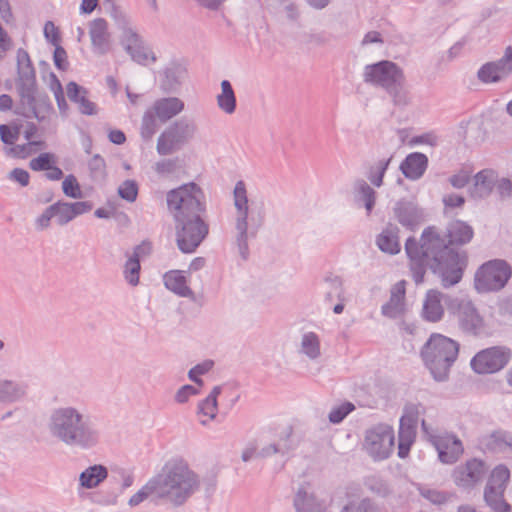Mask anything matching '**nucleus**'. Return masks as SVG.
Wrapping results in <instances>:
<instances>
[{"label":"nucleus","mask_w":512,"mask_h":512,"mask_svg":"<svg viewBox=\"0 0 512 512\" xmlns=\"http://www.w3.org/2000/svg\"><path fill=\"white\" fill-rule=\"evenodd\" d=\"M217 408V400H212V398H205L199 402L197 413L199 415L208 417L210 420H213L216 417Z\"/></svg>","instance_id":"obj_56"},{"label":"nucleus","mask_w":512,"mask_h":512,"mask_svg":"<svg viewBox=\"0 0 512 512\" xmlns=\"http://www.w3.org/2000/svg\"><path fill=\"white\" fill-rule=\"evenodd\" d=\"M511 275V266L505 260H490L475 273V288L481 293L498 291L507 284Z\"/></svg>","instance_id":"obj_10"},{"label":"nucleus","mask_w":512,"mask_h":512,"mask_svg":"<svg viewBox=\"0 0 512 512\" xmlns=\"http://www.w3.org/2000/svg\"><path fill=\"white\" fill-rule=\"evenodd\" d=\"M185 108L184 102L178 97H163L157 99L151 108L158 120L166 123L179 115Z\"/></svg>","instance_id":"obj_23"},{"label":"nucleus","mask_w":512,"mask_h":512,"mask_svg":"<svg viewBox=\"0 0 512 512\" xmlns=\"http://www.w3.org/2000/svg\"><path fill=\"white\" fill-rule=\"evenodd\" d=\"M326 293L325 298L332 301L334 298L343 299L344 289L343 282L339 276H329L325 278Z\"/></svg>","instance_id":"obj_46"},{"label":"nucleus","mask_w":512,"mask_h":512,"mask_svg":"<svg viewBox=\"0 0 512 512\" xmlns=\"http://www.w3.org/2000/svg\"><path fill=\"white\" fill-rule=\"evenodd\" d=\"M91 177L94 180H103L105 177V161L100 155H95L88 163Z\"/></svg>","instance_id":"obj_55"},{"label":"nucleus","mask_w":512,"mask_h":512,"mask_svg":"<svg viewBox=\"0 0 512 512\" xmlns=\"http://www.w3.org/2000/svg\"><path fill=\"white\" fill-rule=\"evenodd\" d=\"M363 80L365 83L383 88L397 107L403 108L411 103L404 71L392 61L382 60L366 65Z\"/></svg>","instance_id":"obj_7"},{"label":"nucleus","mask_w":512,"mask_h":512,"mask_svg":"<svg viewBox=\"0 0 512 512\" xmlns=\"http://www.w3.org/2000/svg\"><path fill=\"white\" fill-rule=\"evenodd\" d=\"M66 93L70 101L78 105L80 113L89 116L97 114L96 104L88 99L86 88L71 81L66 86Z\"/></svg>","instance_id":"obj_26"},{"label":"nucleus","mask_w":512,"mask_h":512,"mask_svg":"<svg viewBox=\"0 0 512 512\" xmlns=\"http://www.w3.org/2000/svg\"><path fill=\"white\" fill-rule=\"evenodd\" d=\"M235 218V245L243 260L249 256L248 238L255 237L265 219V205L262 198L248 199L245 183L236 182L233 190Z\"/></svg>","instance_id":"obj_5"},{"label":"nucleus","mask_w":512,"mask_h":512,"mask_svg":"<svg viewBox=\"0 0 512 512\" xmlns=\"http://www.w3.org/2000/svg\"><path fill=\"white\" fill-rule=\"evenodd\" d=\"M353 196L355 203L363 206L370 216L376 204V191L364 179H357L353 183Z\"/></svg>","instance_id":"obj_27"},{"label":"nucleus","mask_w":512,"mask_h":512,"mask_svg":"<svg viewBox=\"0 0 512 512\" xmlns=\"http://www.w3.org/2000/svg\"><path fill=\"white\" fill-rule=\"evenodd\" d=\"M355 409V406L351 402H345L338 405L330 411L328 419L332 424L341 423L349 413Z\"/></svg>","instance_id":"obj_50"},{"label":"nucleus","mask_w":512,"mask_h":512,"mask_svg":"<svg viewBox=\"0 0 512 512\" xmlns=\"http://www.w3.org/2000/svg\"><path fill=\"white\" fill-rule=\"evenodd\" d=\"M366 485L369 488V490L380 496H386L387 494L390 493L388 484L380 478H368L366 481Z\"/></svg>","instance_id":"obj_58"},{"label":"nucleus","mask_w":512,"mask_h":512,"mask_svg":"<svg viewBox=\"0 0 512 512\" xmlns=\"http://www.w3.org/2000/svg\"><path fill=\"white\" fill-rule=\"evenodd\" d=\"M162 75L161 89L166 93H174L187 78V69L180 63L171 62L164 68Z\"/></svg>","instance_id":"obj_22"},{"label":"nucleus","mask_w":512,"mask_h":512,"mask_svg":"<svg viewBox=\"0 0 512 512\" xmlns=\"http://www.w3.org/2000/svg\"><path fill=\"white\" fill-rule=\"evenodd\" d=\"M212 367V361H205L191 368L188 372V377L194 383L198 384L199 386H202L203 380L199 378V376L207 373Z\"/></svg>","instance_id":"obj_57"},{"label":"nucleus","mask_w":512,"mask_h":512,"mask_svg":"<svg viewBox=\"0 0 512 512\" xmlns=\"http://www.w3.org/2000/svg\"><path fill=\"white\" fill-rule=\"evenodd\" d=\"M158 118L151 109L147 110L142 117L140 134L143 140L150 141L158 129Z\"/></svg>","instance_id":"obj_42"},{"label":"nucleus","mask_w":512,"mask_h":512,"mask_svg":"<svg viewBox=\"0 0 512 512\" xmlns=\"http://www.w3.org/2000/svg\"><path fill=\"white\" fill-rule=\"evenodd\" d=\"M127 54L131 57L133 61L141 65H146L149 60H151L152 62L156 61L155 54L145 44V42L138 45L137 48L130 49L129 51H127Z\"/></svg>","instance_id":"obj_48"},{"label":"nucleus","mask_w":512,"mask_h":512,"mask_svg":"<svg viewBox=\"0 0 512 512\" xmlns=\"http://www.w3.org/2000/svg\"><path fill=\"white\" fill-rule=\"evenodd\" d=\"M427 166V156L420 152H413L402 161L400 170L407 179L418 180L425 173Z\"/></svg>","instance_id":"obj_24"},{"label":"nucleus","mask_w":512,"mask_h":512,"mask_svg":"<svg viewBox=\"0 0 512 512\" xmlns=\"http://www.w3.org/2000/svg\"><path fill=\"white\" fill-rule=\"evenodd\" d=\"M27 393V385L23 382L0 379V403L21 401Z\"/></svg>","instance_id":"obj_30"},{"label":"nucleus","mask_w":512,"mask_h":512,"mask_svg":"<svg viewBox=\"0 0 512 512\" xmlns=\"http://www.w3.org/2000/svg\"><path fill=\"white\" fill-rule=\"evenodd\" d=\"M89 36L92 51L96 55H105L111 47V35L108 31V23L103 18H97L89 23Z\"/></svg>","instance_id":"obj_19"},{"label":"nucleus","mask_w":512,"mask_h":512,"mask_svg":"<svg viewBox=\"0 0 512 512\" xmlns=\"http://www.w3.org/2000/svg\"><path fill=\"white\" fill-rule=\"evenodd\" d=\"M498 174L493 169H483L474 176V184L471 188V196L474 198L488 197L497 182Z\"/></svg>","instance_id":"obj_25"},{"label":"nucleus","mask_w":512,"mask_h":512,"mask_svg":"<svg viewBox=\"0 0 512 512\" xmlns=\"http://www.w3.org/2000/svg\"><path fill=\"white\" fill-rule=\"evenodd\" d=\"M54 46H55V50H54V54H53L54 64L59 70L64 71L68 67L67 53H66L65 49L62 46H60L59 44H56Z\"/></svg>","instance_id":"obj_61"},{"label":"nucleus","mask_w":512,"mask_h":512,"mask_svg":"<svg viewBox=\"0 0 512 512\" xmlns=\"http://www.w3.org/2000/svg\"><path fill=\"white\" fill-rule=\"evenodd\" d=\"M199 485L198 474L184 460L171 459L130 497L128 504L135 507L150 498L156 504L178 508L197 492Z\"/></svg>","instance_id":"obj_3"},{"label":"nucleus","mask_w":512,"mask_h":512,"mask_svg":"<svg viewBox=\"0 0 512 512\" xmlns=\"http://www.w3.org/2000/svg\"><path fill=\"white\" fill-rule=\"evenodd\" d=\"M473 235L474 230L468 223L454 220L448 224L444 236L435 227H427L419 242L409 237L405 243V251L414 282L417 285L423 283L429 269L445 288L459 283L467 264V255L465 251L455 250L453 246L469 243Z\"/></svg>","instance_id":"obj_1"},{"label":"nucleus","mask_w":512,"mask_h":512,"mask_svg":"<svg viewBox=\"0 0 512 512\" xmlns=\"http://www.w3.org/2000/svg\"><path fill=\"white\" fill-rule=\"evenodd\" d=\"M127 260L123 267V275L124 279L131 286H137L139 283L141 264L140 261L136 258H132L129 256V253L125 254Z\"/></svg>","instance_id":"obj_40"},{"label":"nucleus","mask_w":512,"mask_h":512,"mask_svg":"<svg viewBox=\"0 0 512 512\" xmlns=\"http://www.w3.org/2000/svg\"><path fill=\"white\" fill-rule=\"evenodd\" d=\"M511 358L507 347L495 346L478 352L471 360V368L478 374L495 373L503 369Z\"/></svg>","instance_id":"obj_13"},{"label":"nucleus","mask_w":512,"mask_h":512,"mask_svg":"<svg viewBox=\"0 0 512 512\" xmlns=\"http://www.w3.org/2000/svg\"><path fill=\"white\" fill-rule=\"evenodd\" d=\"M292 435L293 428L291 426H285L279 433L278 440L276 443L279 448H283V446L285 445V448L281 449V455H285L295 448L296 444L292 439Z\"/></svg>","instance_id":"obj_52"},{"label":"nucleus","mask_w":512,"mask_h":512,"mask_svg":"<svg viewBox=\"0 0 512 512\" xmlns=\"http://www.w3.org/2000/svg\"><path fill=\"white\" fill-rule=\"evenodd\" d=\"M459 344L442 334H432L424 345L421 355L433 379L444 382L458 357Z\"/></svg>","instance_id":"obj_8"},{"label":"nucleus","mask_w":512,"mask_h":512,"mask_svg":"<svg viewBox=\"0 0 512 512\" xmlns=\"http://www.w3.org/2000/svg\"><path fill=\"white\" fill-rule=\"evenodd\" d=\"M300 351L314 360L320 356V340L316 333L307 332L302 336Z\"/></svg>","instance_id":"obj_38"},{"label":"nucleus","mask_w":512,"mask_h":512,"mask_svg":"<svg viewBox=\"0 0 512 512\" xmlns=\"http://www.w3.org/2000/svg\"><path fill=\"white\" fill-rule=\"evenodd\" d=\"M181 168L180 159L178 157L162 159L154 165V171L160 177L176 175Z\"/></svg>","instance_id":"obj_41"},{"label":"nucleus","mask_w":512,"mask_h":512,"mask_svg":"<svg viewBox=\"0 0 512 512\" xmlns=\"http://www.w3.org/2000/svg\"><path fill=\"white\" fill-rule=\"evenodd\" d=\"M118 195L127 202H134L138 195V185L134 180H125L118 188Z\"/></svg>","instance_id":"obj_53"},{"label":"nucleus","mask_w":512,"mask_h":512,"mask_svg":"<svg viewBox=\"0 0 512 512\" xmlns=\"http://www.w3.org/2000/svg\"><path fill=\"white\" fill-rule=\"evenodd\" d=\"M394 218L406 229L414 230L423 221V211L413 200L400 199L393 207Z\"/></svg>","instance_id":"obj_18"},{"label":"nucleus","mask_w":512,"mask_h":512,"mask_svg":"<svg viewBox=\"0 0 512 512\" xmlns=\"http://www.w3.org/2000/svg\"><path fill=\"white\" fill-rule=\"evenodd\" d=\"M109 479L113 484L120 485L121 492L131 487L134 482V476L132 472L122 467L112 468Z\"/></svg>","instance_id":"obj_44"},{"label":"nucleus","mask_w":512,"mask_h":512,"mask_svg":"<svg viewBox=\"0 0 512 512\" xmlns=\"http://www.w3.org/2000/svg\"><path fill=\"white\" fill-rule=\"evenodd\" d=\"M92 207H93V205L89 201H79V202L70 203V208H71L74 218L91 211Z\"/></svg>","instance_id":"obj_64"},{"label":"nucleus","mask_w":512,"mask_h":512,"mask_svg":"<svg viewBox=\"0 0 512 512\" xmlns=\"http://www.w3.org/2000/svg\"><path fill=\"white\" fill-rule=\"evenodd\" d=\"M417 433V427L400 421L398 432V456L405 458L413 445Z\"/></svg>","instance_id":"obj_33"},{"label":"nucleus","mask_w":512,"mask_h":512,"mask_svg":"<svg viewBox=\"0 0 512 512\" xmlns=\"http://www.w3.org/2000/svg\"><path fill=\"white\" fill-rule=\"evenodd\" d=\"M485 448L492 452H504L512 449V436L506 432L498 431L486 436L481 441Z\"/></svg>","instance_id":"obj_34"},{"label":"nucleus","mask_w":512,"mask_h":512,"mask_svg":"<svg viewBox=\"0 0 512 512\" xmlns=\"http://www.w3.org/2000/svg\"><path fill=\"white\" fill-rule=\"evenodd\" d=\"M487 470L484 461L473 458L465 464L456 466L452 472V479L459 488L470 490L482 482Z\"/></svg>","instance_id":"obj_14"},{"label":"nucleus","mask_w":512,"mask_h":512,"mask_svg":"<svg viewBox=\"0 0 512 512\" xmlns=\"http://www.w3.org/2000/svg\"><path fill=\"white\" fill-rule=\"evenodd\" d=\"M50 436L70 448L88 450L101 438L98 425L84 408L66 405L51 410L47 419Z\"/></svg>","instance_id":"obj_4"},{"label":"nucleus","mask_w":512,"mask_h":512,"mask_svg":"<svg viewBox=\"0 0 512 512\" xmlns=\"http://www.w3.org/2000/svg\"><path fill=\"white\" fill-rule=\"evenodd\" d=\"M44 36L52 45L59 44L60 36L58 28L52 21H47L44 25Z\"/></svg>","instance_id":"obj_62"},{"label":"nucleus","mask_w":512,"mask_h":512,"mask_svg":"<svg viewBox=\"0 0 512 512\" xmlns=\"http://www.w3.org/2000/svg\"><path fill=\"white\" fill-rule=\"evenodd\" d=\"M425 407L420 403H408L404 406L400 421L418 427L419 417L424 414Z\"/></svg>","instance_id":"obj_45"},{"label":"nucleus","mask_w":512,"mask_h":512,"mask_svg":"<svg viewBox=\"0 0 512 512\" xmlns=\"http://www.w3.org/2000/svg\"><path fill=\"white\" fill-rule=\"evenodd\" d=\"M511 73L512 47L508 46L500 59L482 65L477 72V77L480 82L491 84L506 79Z\"/></svg>","instance_id":"obj_16"},{"label":"nucleus","mask_w":512,"mask_h":512,"mask_svg":"<svg viewBox=\"0 0 512 512\" xmlns=\"http://www.w3.org/2000/svg\"><path fill=\"white\" fill-rule=\"evenodd\" d=\"M199 390L189 384L182 386L175 394V401L183 404L186 403L191 396L197 395Z\"/></svg>","instance_id":"obj_60"},{"label":"nucleus","mask_w":512,"mask_h":512,"mask_svg":"<svg viewBox=\"0 0 512 512\" xmlns=\"http://www.w3.org/2000/svg\"><path fill=\"white\" fill-rule=\"evenodd\" d=\"M394 439L392 427L380 424L366 432L364 448L374 460H384L393 451Z\"/></svg>","instance_id":"obj_11"},{"label":"nucleus","mask_w":512,"mask_h":512,"mask_svg":"<svg viewBox=\"0 0 512 512\" xmlns=\"http://www.w3.org/2000/svg\"><path fill=\"white\" fill-rule=\"evenodd\" d=\"M457 316L461 330L470 335H480L484 331V320L469 300H459L452 311Z\"/></svg>","instance_id":"obj_17"},{"label":"nucleus","mask_w":512,"mask_h":512,"mask_svg":"<svg viewBox=\"0 0 512 512\" xmlns=\"http://www.w3.org/2000/svg\"><path fill=\"white\" fill-rule=\"evenodd\" d=\"M63 193L70 198L80 199L83 197L81 187L73 174L67 175L62 182Z\"/></svg>","instance_id":"obj_49"},{"label":"nucleus","mask_w":512,"mask_h":512,"mask_svg":"<svg viewBox=\"0 0 512 512\" xmlns=\"http://www.w3.org/2000/svg\"><path fill=\"white\" fill-rule=\"evenodd\" d=\"M495 188L502 200H506L512 196V180L508 178H497Z\"/></svg>","instance_id":"obj_59"},{"label":"nucleus","mask_w":512,"mask_h":512,"mask_svg":"<svg viewBox=\"0 0 512 512\" xmlns=\"http://www.w3.org/2000/svg\"><path fill=\"white\" fill-rule=\"evenodd\" d=\"M296 512H324L323 504L313 495L300 487L294 498Z\"/></svg>","instance_id":"obj_32"},{"label":"nucleus","mask_w":512,"mask_h":512,"mask_svg":"<svg viewBox=\"0 0 512 512\" xmlns=\"http://www.w3.org/2000/svg\"><path fill=\"white\" fill-rule=\"evenodd\" d=\"M509 478V469L504 465H498L492 470L486 487L505 491Z\"/></svg>","instance_id":"obj_39"},{"label":"nucleus","mask_w":512,"mask_h":512,"mask_svg":"<svg viewBox=\"0 0 512 512\" xmlns=\"http://www.w3.org/2000/svg\"><path fill=\"white\" fill-rule=\"evenodd\" d=\"M391 160L392 156L379 159L367 166L365 176L374 187L379 188L383 185V178Z\"/></svg>","instance_id":"obj_35"},{"label":"nucleus","mask_w":512,"mask_h":512,"mask_svg":"<svg viewBox=\"0 0 512 512\" xmlns=\"http://www.w3.org/2000/svg\"><path fill=\"white\" fill-rule=\"evenodd\" d=\"M340 512H379L378 506L369 498L349 501Z\"/></svg>","instance_id":"obj_47"},{"label":"nucleus","mask_w":512,"mask_h":512,"mask_svg":"<svg viewBox=\"0 0 512 512\" xmlns=\"http://www.w3.org/2000/svg\"><path fill=\"white\" fill-rule=\"evenodd\" d=\"M108 478V470L104 465L94 464L86 468L79 475V484L85 489L96 488Z\"/></svg>","instance_id":"obj_31"},{"label":"nucleus","mask_w":512,"mask_h":512,"mask_svg":"<svg viewBox=\"0 0 512 512\" xmlns=\"http://www.w3.org/2000/svg\"><path fill=\"white\" fill-rule=\"evenodd\" d=\"M9 178L18 182L21 186H27L29 184L30 176L26 170L22 168H15L10 172Z\"/></svg>","instance_id":"obj_63"},{"label":"nucleus","mask_w":512,"mask_h":512,"mask_svg":"<svg viewBox=\"0 0 512 512\" xmlns=\"http://www.w3.org/2000/svg\"><path fill=\"white\" fill-rule=\"evenodd\" d=\"M118 29L121 31V44L125 51L137 48L138 45L145 42L137 30L130 24L129 19L121 12L114 11L112 14Z\"/></svg>","instance_id":"obj_21"},{"label":"nucleus","mask_w":512,"mask_h":512,"mask_svg":"<svg viewBox=\"0 0 512 512\" xmlns=\"http://www.w3.org/2000/svg\"><path fill=\"white\" fill-rule=\"evenodd\" d=\"M419 494L427 499L429 502L435 505H441L447 502L448 494L436 489H432L425 486H420L418 488Z\"/></svg>","instance_id":"obj_51"},{"label":"nucleus","mask_w":512,"mask_h":512,"mask_svg":"<svg viewBox=\"0 0 512 512\" xmlns=\"http://www.w3.org/2000/svg\"><path fill=\"white\" fill-rule=\"evenodd\" d=\"M50 211H53L54 218L60 226L66 225L74 219L69 202L58 201L50 205Z\"/></svg>","instance_id":"obj_43"},{"label":"nucleus","mask_w":512,"mask_h":512,"mask_svg":"<svg viewBox=\"0 0 512 512\" xmlns=\"http://www.w3.org/2000/svg\"><path fill=\"white\" fill-rule=\"evenodd\" d=\"M55 163V156L52 153H41L38 157L29 162V167L33 171H46Z\"/></svg>","instance_id":"obj_54"},{"label":"nucleus","mask_w":512,"mask_h":512,"mask_svg":"<svg viewBox=\"0 0 512 512\" xmlns=\"http://www.w3.org/2000/svg\"><path fill=\"white\" fill-rule=\"evenodd\" d=\"M217 105L226 114H233L236 110V96L228 80L221 82V93L217 95Z\"/></svg>","instance_id":"obj_36"},{"label":"nucleus","mask_w":512,"mask_h":512,"mask_svg":"<svg viewBox=\"0 0 512 512\" xmlns=\"http://www.w3.org/2000/svg\"><path fill=\"white\" fill-rule=\"evenodd\" d=\"M197 127L185 117L171 123L157 139L156 150L161 156L170 155L193 139Z\"/></svg>","instance_id":"obj_9"},{"label":"nucleus","mask_w":512,"mask_h":512,"mask_svg":"<svg viewBox=\"0 0 512 512\" xmlns=\"http://www.w3.org/2000/svg\"><path fill=\"white\" fill-rule=\"evenodd\" d=\"M421 428L423 433L438 452L439 460L444 464L455 463L464 452L461 440L453 434L433 435L426 421L422 419Z\"/></svg>","instance_id":"obj_12"},{"label":"nucleus","mask_w":512,"mask_h":512,"mask_svg":"<svg viewBox=\"0 0 512 512\" xmlns=\"http://www.w3.org/2000/svg\"><path fill=\"white\" fill-rule=\"evenodd\" d=\"M457 298H451L438 290L427 291L423 300L422 317L428 322H439L444 316V305L449 311H454Z\"/></svg>","instance_id":"obj_15"},{"label":"nucleus","mask_w":512,"mask_h":512,"mask_svg":"<svg viewBox=\"0 0 512 512\" xmlns=\"http://www.w3.org/2000/svg\"><path fill=\"white\" fill-rule=\"evenodd\" d=\"M166 200L175 221L178 249L186 254L195 252L209 233L203 218L206 203L202 189L195 183L185 184L169 191Z\"/></svg>","instance_id":"obj_2"},{"label":"nucleus","mask_w":512,"mask_h":512,"mask_svg":"<svg viewBox=\"0 0 512 512\" xmlns=\"http://www.w3.org/2000/svg\"><path fill=\"white\" fill-rule=\"evenodd\" d=\"M504 491L485 487L484 499L494 512H510L511 506L503 498Z\"/></svg>","instance_id":"obj_37"},{"label":"nucleus","mask_w":512,"mask_h":512,"mask_svg":"<svg viewBox=\"0 0 512 512\" xmlns=\"http://www.w3.org/2000/svg\"><path fill=\"white\" fill-rule=\"evenodd\" d=\"M163 281L165 287L180 297L195 299L194 292L187 285V280L183 271L171 270L164 274Z\"/></svg>","instance_id":"obj_29"},{"label":"nucleus","mask_w":512,"mask_h":512,"mask_svg":"<svg viewBox=\"0 0 512 512\" xmlns=\"http://www.w3.org/2000/svg\"><path fill=\"white\" fill-rule=\"evenodd\" d=\"M16 87L20 98L18 113L26 118L43 120L41 111L50 107L49 98L38 93L35 69L28 52L22 48L17 50Z\"/></svg>","instance_id":"obj_6"},{"label":"nucleus","mask_w":512,"mask_h":512,"mask_svg":"<svg viewBox=\"0 0 512 512\" xmlns=\"http://www.w3.org/2000/svg\"><path fill=\"white\" fill-rule=\"evenodd\" d=\"M399 228L397 225L388 223L376 238L377 247L384 253L395 255L400 252Z\"/></svg>","instance_id":"obj_28"},{"label":"nucleus","mask_w":512,"mask_h":512,"mask_svg":"<svg viewBox=\"0 0 512 512\" xmlns=\"http://www.w3.org/2000/svg\"><path fill=\"white\" fill-rule=\"evenodd\" d=\"M405 285L406 282L401 280L392 286L389 301L381 307V312L385 317L396 319L403 314L405 310Z\"/></svg>","instance_id":"obj_20"}]
</instances>
